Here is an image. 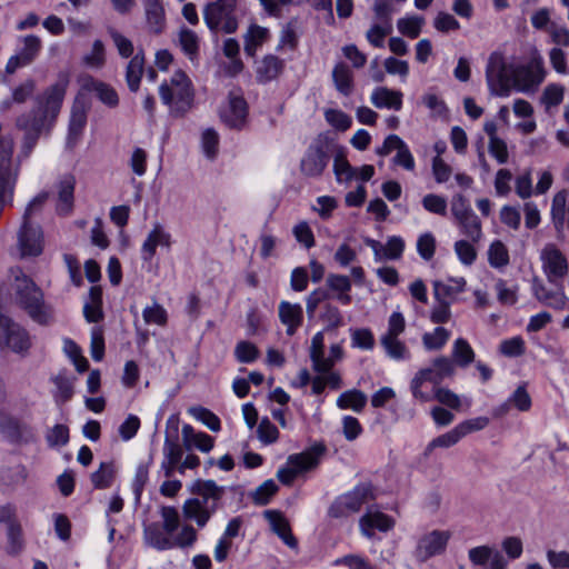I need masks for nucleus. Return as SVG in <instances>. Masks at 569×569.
<instances>
[{
  "mask_svg": "<svg viewBox=\"0 0 569 569\" xmlns=\"http://www.w3.org/2000/svg\"><path fill=\"white\" fill-rule=\"evenodd\" d=\"M189 413L206 425L211 431H219L221 429V422L217 415L211 412L209 409L203 407H191Z\"/></svg>",
  "mask_w": 569,
  "mask_h": 569,
  "instance_id": "nucleus-51",
  "label": "nucleus"
},
{
  "mask_svg": "<svg viewBox=\"0 0 569 569\" xmlns=\"http://www.w3.org/2000/svg\"><path fill=\"white\" fill-rule=\"evenodd\" d=\"M393 526L395 520L390 516L371 508H369L359 520L360 531L367 538H372L375 536V529L387 532L391 530Z\"/></svg>",
  "mask_w": 569,
  "mask_h": 569,
  "instance_id": "nucleus-17",
  "label": "nucleus"
},
{
  "mask_svg": "<svg viewBox=\"0 0 569 569\" xmlns=\"http://www.w3.org/2000/svg\"><path fill=\"white\" fill-rule=\"evenodd\" d=\"M402 97L403 94L399 90L378 87L372 91L370 101L378 109H393L399 111L402 108Z\"/></svg>",
  "mask_w": 569,
  "mask_h": 569,
  "instance_id": "nucleus-26",
  "label": "nucleus"
},
{
  "mask_svg": "<svg viewBox=\"0 0 569 569\" xmlns=\"http://www.w3.org/2000/svg\"><path fill=\"white\" fill-rule=\"evenodd\" d=\"M432 286L435 300L455 303L459 295L466 291L467 281L463 277H449L443 280H435Z\"/></svg>",
  "mask_w": 569,
  "mask_h": 569,
  "instance_id": "nucleus-18",
  "label": "nucleus"
},
{
  "mask_svg": "<svg viewBox=\"0 0 569 569\" xmlns=\"http://www.w3.org/2000/svg\"><path fill=\"white\" fill-rule=\"evenodd\" d=\"M546 78L543 60L532 57L527 63L508 62L500 51L490 53L486 66V81L491 94L507 98L512 90L533 93Z\"/></svg>",
  "mask_w": 569,
  "mask_h": 569,
  "instance_id": "nucleus-1",
  "label": "nucleus"
},
{
  "mask_svg": "<svg viewBox=\"0 0 569 569\" xmlns=\"http://www.w3.org/2000/svg\"><path fill=\"white\" fill-rule=\"evenodd\" d=\"M351 331V346L362 350H372L375 347V337L370 329H352Z\"/></svg>",
  "mask_w": 569,
  "mask_h": 569,
  "instance_id": "nucleus-56",
  "label": "nucleus"
},
{
  "mask_svg": "<svg viewBox=\"0 0 569 569\" xmlns=\"http://www.w3.org/2000/svg\"><path fill=\"white\" fill-rule=\"evenodd\" d=\"M144 57L137 53L132 57L127 66L126 80L129 89L136 92L139 89L141 77L143 73Z\"/></svg>",
  "mask_w": 569,
  "mask_h": 569,
  "instance_id": "nucleus-42",
  "label": "nucleus"
},
{
  "mask_svg": "<svg viewBox=\"0 0 569 569\" xmlns=\"http://www.w3.org/2000/svg\"><path fill=\"white\" fill-rule=\"evenodd\" d=\"M455 372L451 359L445 356L435 358L429 367L419 369L412 377L409 386L412 398L421 403L435 400L437 388Z\"/></svg>",
  "mask_w": 569,
  "mask_h": 569,
  "instance_id": "nucleus-6",
  "label": "nucleus"
},
{
  "mask_svg": "<svg viewBox=\"0 0 569 569\" xmlns=\"http://www.w3.org/2000/svg\"><path fill=\"white\" fill-rule=\"evenodd\" d=\"M333 172L339 183L348 182L356 177L357 168L349 163L343 152H338L333 159Z\"/></svg>",
  "mask_w": 569,
  "mask_h": 569,
  "instance_id": "nucleus-47",
  "label": "nucleus"
},
{
  "mask_svg": "<svg viewBox=\"0 0 569 569\" xmlns=\"http://www.w3.org/2000/svg\"><path fill=\"white\" fill-rule=\"evenodd\" d=\"M330 143L329 141L319 136L317 137L305 151L300 160V171L307 178L320 177L330 161Z\"/></svg>",
  "mask_w": 569,
  "mask_h": 569,
  "instance_id": "nucleus-9",
  "label": "nucleus"
},
{
  "mask_svg": "<svg viewBox=\"0 0 569 569\" xmlns=\"http://www.w3.org/2000/svg\"><path fill=\"white\" fill-rule=\"evenodd\" d=\"M178 41L181 50L189 58V60L192 62L197 61L200 46V39L198 34L188 28H181L178 34Z\"/></svg>",
  "mask_w": 569,
  "mask_h": 569,
  "instance_id": "nucleus-35",
  "label": "nucleus"
},
{
  "mask_svg": "<svg viewBox=\"0 0 569 569\" xmlns=\"http://www.w3.org/2000/svg\"><path fill=\"white\" fill-rule=\"evenodd\" d=\"M264 517L270 522L272 531L291 549H297L298 541L292 535L289 521L280 511L267 510Z\"/></svg>",
  "mask_w": 569,
  "mask_h": 569,
  "instance_id": "nucleus-23",
  "label": "nucleus"
},
{
  "mask_svg": "<svg viewBox=\"0 0 569 569\" xmlns=\"http://www.w3.org/2000/svg\"><path fill=\"white\" fill-rule=\"evenodd\" d=\"M234 356L240 363H251L258 359L259 350L249 341H240L234 348Z\"/></svg>",
  "mask_w": 569,
  "mask_h": 569,
  "instance_id": "nucleus-59",
  "label": "nucleus"
},
{
  "mask_svg": "<svg viewBox=\"0 0 569 569\" xmlns=\"http://www.w3.org/2000/svg\"><path fill=\"white\" fill-rule=\"evenodd\" d=\"M203 21L212 33H234L239 27L238 0H214L207 3L202 11Z\"/></svg>",
  "mask_w": 569,
  "mask_h": 569,
  "instance_id": "nucleus-8",
  "label": "nucleus"
},
{
  "mask_svg": "<svg viewBox=\"0 0 569 569\" xmlns=\"http://www.w3.org/2000/svg\"><path fill=\"white\" fill-rule=\"evenodd\" d=\"M336 566H345L349 569H377L370 561L360 555H347L335 561Z\"/></svg>",
  "mask_w": 569,
  "mask_h": 569,
  "instance_id": "nucleus-64",
  "label": "nucleus"
},
{
  "mask_svg": "<svg viewBox=\"0 0 569 569\" xmlns=\"http://www.w3.org/2000/svg\"><path fill=\"white\" fill-rule=\"evenodd\" d=\"M327 284L331 290L338 292L337 299L342 305L351 302V297L348 293L351 290V281L347 276L330 273L327 278Z\"/></svg>",
  "mask_w": 569,
  "mask_h": 569,
  "instance_id": "nucleus-41",
  "label": "nucleus"
},
{
  "mask_svg": "<svg viewBox=\"0 0 569 569\" xmlns=\"http://www.w3.org/2000/svg\"><path fill=\"white\" fill-rule=\"evenodd\" d=\"M499 350L506 357H520L526 351L525 340L519 336L506 339L501 341Z\"/></svg>",
  "mask_w": 569,
  "mask_h": 569,
  "instance_id": "nucleus-60",
  "label": "nucleus"
},
{
  "mask_svg": "<svg viewBox=\"0 0 569 569\" xmlns=\"http://www.w3.org/2000/svg\"><path fill=\"white\" fill-rule=\"evenodd\" d=\"M422 24L423 18L421 17H406L398 20L397 28L403 36L416 39L421 32Z\"/></svg>",
  "mask_w": 569,
  "mask_h": 569,
  "instance_id": "nucleus-54",
  "label": "nucleus"
},
{
  "mask_svg": "<svg viewBox=\"0 0 569 569\" xmlns=\"http://www.w3.org/2000/svg\"><path fill=\"white\" fill-rule=\"evenodd\" d=\"M460 439H462V437L456 426L450 431H448L441 436H438L437 438L431 440L425 450V455L426 456L430 455V452L435 448H450V447L455 446L456 443H458L460 441Z\"/></svg>",
  "mask_w": 569,
  "mask_h": 569,
  "instance_id": "nucleus-50",
  "label": "nucleus"
},
{
  "mask_svg": "<svg viewBox=\"0 0 569 569\" xmlns=\"http://www.w3.org/2000/svg\"><path fill=\"white\" fill-rule=\"evenodd\" d=\"M76 179L67 174L58 183L57 212L60 216H68L72 212L74 201Z\"/></svg>",
  "mask_w": 569,
  "mask_h": 569,
  "instance_id": "nucleus-24",
  "label": "nucleus"
},
{
  "mask_svg": "<svg viewBox=\"0 0 569 569\" xmlns=\"http://www.w3.org/2000/svg\"><path fill=\"white\" fill-rule=\"evenodd\" d=\"M183 457V448L178 442V439L166 438L163 443V460L161 469L164 472V477L170 478Z\"/></svg>",
  "mask_w": 569,
  "mask_h": 569,
  "instance_id": "nucleus-25",
  "label": "nucleus"
},
{
  "mask_svg": "<svg viewBox=\"0 0 569 569\" xmlns=\"http://www.w3.org/2000/svg\"><path fill=\"white\" fill-rule=\"evenodd\" d=\"M468 558L473 566H485L490 562V569H507L508 561L503 555L489 546H478L469 549Z\"/></svg>",
  "mask_w": 569,
  "mask_h": 569,
  "instance_id": "nucleus-19",
  "label": "nucleus"
},
{
  "mask_svg": "<svg viewBox=\"0 0 569 569\" xmlns=\"http://www.w3.org/2000/svg\"><path fill=\"white\" fill-rule=\"evenodd\" d=\"M84 87L96 92L99 100L109 107H116L119 102L116 90L101 81L89 78Z\"/></svg>",
  "mask_w": 569,
  "mask_h": 569,
  "instance_id": "nucleus-39",
  "label": "nucleus"
},
{
  "mask_svg": "<svg viewBox=\"0 0 569 569\" xmlns=\"http://www.w3.org/2000/svg\"><path fill=\"white\" fill-rule=\"evenodd\" d=\"M247 117V102L242 97L230 96L229 107L222 113L223 121L231 128H240Z\"/></svg>",
  "mask_w": 569,
  "mask_h": 569,
  "instance_id": "nucleus-29",
  "label": "nucleus"
},
{
  "mask_svg": "<svg viewBox=\"0 0 569 569\" xmlns=\"http://www.w3.org/2000/svg\"><path fill=\"white\" fill-rule=\"evenodd\" d=\"M114 476V468L112 462H101L98 470L91 475V481L94 488L104 489L109 488L112 483Z\"/></svg>",
  "mask_w": 569,
  "mask_h": 569,
  "instance_id": "nucleus-49",
  "label": "nucleus"
},
{
  "mask_svg": "<svg viewBox=\"0 0 569 569\" xmlns=\"http://www.w3.org/2000/svg\"><path fill=\"white\" fill-rule=\"evenodd\" d=\"M0 342L16 353H26L31 347L29 332L3 315H0Z\"/></svg>",
  "mask_w": 569,
  "mask_h": 569,
  "instance_id": "nucleus-13",
  "label": "nucleus"
},
{
  "mask_svg": "<svg viewBox=\"0 0 569 569\" xmlns=\"http://www.w3.org/2000/svg\"><path fill=\"white\" fill-rule=\"evenodd\" d=\"M171 247V234L164 228L157 223L148 233L141 247V258L143 261H151L156 254L157 247Z\"/></svg>",
  "mask_w": 569,
  "mask_h": 569,
  "instance_id": "nucleus-21",
  "label": "nucleus"
},
{
  "mask_svg": "<svg viewBox=\"0 0 569 569\" xmlns=\"http://www.w3.org/2000/svg\"><path fill=\"white\" fill-rule=\"evenodd\" d=\"M449 539V531L433 530L423 535L417 543L415 551L416 558L423 562L431 557L442 553Z\"/></svg>",
  "mask_w": 569,
  "mask_h": 569,
  "instance_id": "nucleus-15",
  "label": "nucleus"
},
{
  "mask_svg": "<svg viewBox=\"0 0 569 569\" xmlns=\"http://www.w3.org/2000/svg\"><path fill=\"white\" fill-rule=\"evenodd\" d=\"M159 96L163 104L169 107L173 117L184 116L192 107L193 89L189 77L182 71H176L169 81L159 87Z\"/></svg>",
  "mask_w": 569,
  "mask_h": 569,
  "instance_id": "nucleus-7",
  "label": "nucleus"
},
{
  "mask_svg": "<svg viewBox=\"0 0 569 569\" xmlns=\"http://www.w3.org/2000/svg\"><path fill=\"white\" fill-rule=\"evenodd\" d=\"M68 84V76L60 74L56 83L36 97L32 109L17 118V128L24 131L21 150L16 154L21 157V162L29 158L40 134L48 132L54 126Z\"/></svg>",
  "mask_w": 569,
  "mask_h": 569,
  "instance_id": "nucleus-2",
  "label": "nucleus"
},
{
  "mask_svg": "<svg viewBox=\"0 0 569 569\" xmlns=\"http://www.w3.org/2000/svg\"><path fill=\"white\" fill-rule=\"evenodd\" d=\"M380 343L386 355L396 361H406L411 358V352L399 337H380Z\"/></svg>",
  "mask_w": 569,
  "mask_h": 569,
  "instance_id": "nucleus-34",
  "label": "nucleus"
},
{
  "mask_svg": "<svg viewBox=\"0 0 569 569\" xmlns=\"http://www.w3.org/2000/svg\"><path fill=\"white\" fill-rule=\"evenodd\" d=\"M17 247L20 256L37 257L43 250V232L36 222H21L17 234Z\"/></svg>",
  "mask_w": 569,
  "mask_h": 569,
  "instance_id": "nucleus-14",
  "label": "nucleus"
},
{
  "mask_svg": "<svg viewBox=\"0 0 569 569\" xmlns=\"http://www.w3.org/2000/svg\"><path fill=\"white\" fill-rule=\"evenodd\" d=\"M450 339V331L443 327H437L431 332L422 335V345L426 350H441Z\"/></svg>",
  "mask_w": 569,
  "mask_h": 569,
  "instance_id": "nucleus-44",
  "label": "nucleus"
},
{
  "mask_svg": "<svg viewBox=\"0 0 569 569\" xmlns=\"http://www.w3.org/2000/svg\"><path fill=\"white\" fill-rule=\"evenodd\" d=\"M332 80L336 89L343 96H349L353 89V74L343 62H339L332 70Z\"/></svg>",
  "mask_w": 569,
  "mask_h": 569,
  "instance_id": "nucleus-33",
  "label": "nucleus"
},
{
  "mask_svg": "<svg viewBox=\"0 0 569 569\" xmlns=\"http://www.w3.org/2000/svg\"><path fill=\"white\" fill-rule=\"evenodd\" d=\"M283 69V61L276 56H266L257 67V80L261 83L276 79Z\"/></svg>",
  "mask_w": 569,
  "mask_h": 569,
  "instance_id": "nucleus-31",
  "label": "nucleus"
},
{
  "mask_svg": "<svg viewBox=\"0 0 569 569\" xmlns=\"http://www.w3.org/2000/svg\"><path fill=\"white\" fill-rule=\"evenodd\" d=\"M162 522H149L143 525V543L158 551L171 550L174 548L186 549L192 547L197 539V529L186 523L173 537L180 527V515L176 507L162 506L159 510Z\"/></svg>",
  "mask_w": 569,
  "mask_h": 569,
  "instance_id": "nucleus-3",
  "label": "nucleus"
},
{
  "mask_svg": "<svg viewBox=\"0 0 569 569\" xmlns=\"http://www.w3.org/2000/svg\"><path fill=\"white\" fill-rule=\"evenodd\" d=\"M41 49V40L39 37L30 34L23 38V48L18 53L22 59V63L30 64Z\"/></svg>",
  "mask_w": 569,
  "mask_h": 569,
  "instance_id": "nucleus-52",
  "label": "nucleus"
},
{
  "mask_svg": "<svg viewBox=\"0 0 569 569\" xmlns=\"http://www.w3.org/2000/svg\"><path fill=\"white\" fill-rule=\"evenodd\" d=\"M325 118L330 126L340 131H346L352 124V119L350 116L336 109L327 110L325 112Z\"/></svg>",
  "mask_w": 569,
  "mask_h": 569,
  "instance_id": "nucleus-63",
  "label": "nucleus"
},
{
  "mask_svg": "<svg viewBox=\"0 0 569 569\" xmlns=\"http://www.w3.org/2000/svg\"><path fill=\"white\" fill-rule=\"evenodd\" d=\"M56 390L53 392L54 400L58 405H63L68 402L73 396V379L58 375L52 379Z\"/></svg>",
  "mask_w": 569,
  "mask_h": 569,
  "instance_id": "nucleus-45",
  "label": "nucleus"
},
{
  "mask_svg": "<svg viewBox=\"0 0 569 569\" xmlns=\"http://www.w3.org/2000/svg\"><path fill=\"white\" fill-rule=\"evenodd\" d=\"M558 287L556 290L548 289L540 279L535 278L531 290L533 297L542 305L556 310H563L567 308L568 298L562 289V283Z\"/></svg>",
  "mask_w": 569,
  "mask_h": 569,
  "instance_id": "nucleus-16",
  "label": "nucleus"
},
{
  "mask_svg": "<svg viewBox=\"0 0 569 569\" xmlns=\"http://www.w3.org/2000/svg\"><path fill=\"white\" fill-rule=\"evenodd\" d=\"M13 282L12 301L23 310L34 322L49 325L53 320V309L46 302L43 291L20 269H12Z\"/></svg>",
  "mask_w": 569,
  "mask_h": 569,
  "instance_id": "nucleus-5",
  "label": "nucleus"
},
{
  "mask_svg": "<svg viewBox=\"0 0 569 569\" xmlns=\"http://www.w3.org/2000/svg\"><path fill=\"white\" fill-rule=\"evenodd\" d=\"M451 356L453 366L457 365L461 368L468 367L475 360V351L470 343L463 338H458L455 340Z\"/></svg>",
  "mask_w": 569,
  "mask_h": 569,
  "instance_id": "nucleus-38",
  "label": "nucleus"
},
{
  "mask_svg": "<svg viewBox=\"0 0 569 569\" xmlns=\"http://www.w3.org/2000/svg\"><path fill=\"white\" fill-rule=\"evenodd\" d=\"M270 37L268 28L251 24L244 34V52L254 57L259 47H261Z\"/></svg>",
  "mask_w": 569,
  "mask_h": 569,
  "instance_id": "nucleus-32",
  "label": "nucleus"
},
{
  "mask_svg": "<svg viewBox=\"0 0 569 569\" xmlns=\"http://www.w3.org/2000/svg\"><path fill=\"white\" fill-rule=\"evenodd\" d=\"M310 359L316 372H327L335 366V360L325 357V336L317 332L311 339Z\"/></svg>",
  "mask_w": 569,
  "mask_h": 569,
  "instance_id": "nucleus-27",
  "label": "nucleus"
},
{
  "mask_svg": "<svg viewBox=\"0 0 569 569\" xmlns=\"http://www.w3.org/2000/svg\"><path fill=\"white\" fill-rule=\"evenodd\" d=\"M224 491V487L213 480H196L190 487L193 497L188 498L181 507L183 519L196 523L199 529L204 528L220 509Z\"/></svg>",
  "mask_w": 569,
  "mask_h": 569,
  "instance_id": "nucleus-4",
  "label": "nucleus"
},
{
  "mask_svg": "<svg viewBox=\"0 0 569 569\" xmlns=\"http://www.w3.org/2000/svg\"><path fill=\"white\" fill-rule=\"evenodd\" d=\"M563 87L559 84H548L541 96V103L548 110L551 107L560 104L563 100Z\"/></svg>",
  "mask_w": 569,
  "mask_h": 569,
  "instance_id": "nucleus-62",
  "label": "nucleus"
},
{
  "mask_svg": "<svg viewBox=\"0 0 569 569\" xmlns=\"http://www.w3.org/2000/svg\"><path fill=\"white\" fill-rule=\"evenodd\" d=\"M488 261L493 268H502L509 263L507 247L500 241H493L488 249Z\"/></svg>",
  "mask_w": 569,
  "mask_h": 569,
  "instance_id": "nucleus-48",
  "label": "nucleus"
},
{
  "mask_svg": "<svg viewBox=\"0 0 569 569\" xmlns=\"http://www.w3.org/2000/svg\"><path fill=\"white\" fill-rule=\"evenodd\" d=\"M375 499L370 485H359L351 491L339 496L330 506L329 515L333 518L348 517L360 511L363 505Z\"/></svg>",
  "mask_w": 569,
  "mask_h": 569,
  "instance_id": "nucleus-11",
  "label": "nucleus"
},
{
  "mask_svg": "<svg viewBox=\"0 0 569 569\" xmlns=\"http://www.w3.org/2000/svg\"><path fill=\"white\" fill-rule=\"evenodd\" d=\"M280 322L286 327V333L293 336L303 322V309L300 303L282 300L278 306Z\"/></svg>",
  "mask_w": 569,
  "mask_h": 569,
  "instance_id": "nucleus-20",
  "label": "nucleus"
},
{
  "mask_svg": "<svg viewBox=\"0 0 569 569\" xmlns=\"http://www.w3.org/2000/svg\"><path fill=\"white\" fill-rule=\"evenodd\" d=\"M539 259L547 280L560 286L569 272V262L565 252L556 243L549 242L540 250Z\"/></svg>",
  "mask_w": 569,
  "mask_h": 569,
  "instance_id": "nucleus-10",
  "label": "nucleus"
},
{
  "mask_svg": "<svg viewBox=\"0 0 569 569\" xmlns=\"http://www.w3.org/2000/svg\"><path fill=\"white\" fill-rule=\"evenodd\" d=\"M462 234L468 237L472 242H478L482 237L481 221L472 211L469 214L456 219Z\"/></svg>",
  "mask_w": 569,
  "mask_h": 569,
  "instance_id": "nucleus-37",
  "label": "nucleus"
},
{
  "mask_svg": "<svg viewBox=\"0 0 569 569\" xmlns=\"http://www.w3.org/2000/svg\"><path fill=\"white\" fill-rule=\"evenodd\" d=\"M325 451L326 448L323 445H315L301 453L291 455L288 458V467L278 470V479L282 483H291L299 473L315 468Z\"/></svg>",
  "mask_w": 569,
  "mask_h": 569,
  "instance_id": "nucleus-12",
  "label": "nucleus"
},
{
  "mask_svg": "<svg viewBox=\"0 0 569 569\" xmlns=\"http://www.w3.org/2000/svg\"><path fill=\"white\" fill-rule=\"evenodd\" d=\"M143 8L149 30L153 33H161L166 27L162 0H144Z\"/></svg>",
  "mask_w": 569,
  "mask_h": 569,
  "instance_id": "nucleus-28",
  "label": "nucleus"
},
{
  "mask_svg": "<svg viewBox=\"0 0 569 569\" xmlns=\"http://www.w3.org/2000/svg\"><path fill=\"white\" fill-rule=\"evenodd\" d=\"M182 440L187 450L196 447L202 452H209L213 448L214 440L204 432H196L190 425L182 427Z\"/></svg>",
  "mask_w": 569,
  "mask_h": 569,
  "instance_id": "nucleus-30",
  "label": "nucleus"
},
{
  "mask_svg": "<svg viewBox=\"0 0 569 569\" xmlns=\"http://www.w3.org/2000/svg\"><path fill=\"white\" fill-rule=\"evenodd\" d=\"M87 123V113L81 107H73L69 120L68 146L73 147L80 139Z\"/></svg>",
  "mask_w": 569,
  "mask_h": 569,
  "instance_id": "nucleus-36",
  "label": "nucleus"
},
{
  "mask_svg": "<svg viewBox=\"0 0 569 569\" xmlns=\"http://www.w3.org/2000/svg\"><path fill=\"white\" fill-rule=\"evenodd\" d=\"M142 317L147 325L164 326L168 320L167 310L158 302L147 306L142 311Z\"/></svg>",
  "mask_w": 569,
  "mask_h": 569,
  "instance_id": "nucleus-57",
  "label": "nucleus"
},
{
  "mask_svg": "<svg viewBox=\"0 0 569 569\" xmlns=\"http://www.w3.org/2000/svg\"><path fill=\"white\" fill-rule=\"evenodd\" d=\"M149 480V462H141L136 468V473L132 480V491L136 500L139 501L143 492L144 486Z\"/></svg>",
  "mask_w": 569,
  "mask_h": 569,
  "instance_id": "nucleus-58",
  "label": "nucleus"
},
{
  "mask_svg": "<svg viewBox=\"0 0 569 569\" xmlns=\"http://www.w3.org/2000/svg\"><path fill=\"white\" fill-rule=\"evenodd\" d=\"M367 403V396L357 389L342 392L337 399L340 409H352L360 412Z\"/></svg>",
  "mask_w": 569,
  "mask_h": 569,
  "instance_id": "nucleus-43",
  "label": "nucleus"
},
{
  "mask_svg": "<svg viewBox=\"0 0 569 569\" xmlns=\"http://www.w3.org/2000/svg\"><path fill=\"white\" fill-rule=\"evenodd\" d=\"M257 435L262 443L270 445L278 440L279 430L268 418H263L258 425Z\"/></svg>",
  "mask_w": 569,
  "mask_h": 569,
  "instance_id": "nucleus-61",
  "label": "nucleus"
},
{
  "mask_svg": "<svg viewBox=\"0 0 569 569\" xmlns=\"http://www.w3.org/2000/svg\"><path fill=\"white\" fill-rule=\"evenodd\" d=\"M550 214L557 232H562L566 224L569 229V192L567 190H560L553 196Z\"/></svg>",
  "mask_w": 569,
  "mask_h": 569,
  "instance_id": "nucleus-22",
  "label": "nucleus"
},
{
  "mask_svg": "<svg viewBox=\"0 0 569 569\" xmlns=\"http://www.w3.org/2000/svg\"><path fill=\"white\" fill-rule=\"evenodd\" d=\"M392 32V23H376L366 33L368 42L376 47L382 48L385 38Z\"/></svg>",
  "mask_w": 569,
  "mask_h": 569,
  "instance_id": "nucleus-53",
  "label": "nucleus"
},
{
  "mask_svg": "<svg viewBox=\"0 0 569 569\" xmlns=\"http://www.w3.org/2000/svg\"><path fill=\"white\" fill-rule=\"evenodd\" d=\"M34 90H36V81L33 79L24 80L22 83H20L12 90L11 99H7L1 102L0 109L2 111L9 109L11 107L12 102H16L19 104L24 103L30 97H32V94L34 93Z\"/></svg>",
  "mask_w": 569,
  "mask_h": 569,
  "instance_id": "nucleus-40",
  "label": "nucleus"
},
{
  "mask_svg": "<svg viewBox=\"0 0 569 569\" xmlns=\"http://www.w3.org/2000/svg\"><path fill=\"white\" fill-rule=\"evenodd\" d=\"M8 552L17 555L23 548L22 528L18 521H11L8 525Z\"/></svg>",
  "mask_w": 569,
  "mask_h": 569,
  "instance_id": "nucleus-55",
  "label": "nucleus"
},
{
  "mask_svg": "<svg viewBox=\"0 0 569 569\" xmlns=\"http://www.w3.org/2000/svg\"><path fill=\"white\" fill-rule=\"evenodd\" d=\"M435 400L440 402L442 406H446L453 410H460L462 405L465 403L467 408L471 406V401L468 399L462 400V398L450 390L449 388L441 387L437 388Z\"/></svg>",
  "mask_w": 569,
  "mask_h": 569,
  "instance_id": "nucleus-46",
  "label": "nucleus"
}]
</instances>
